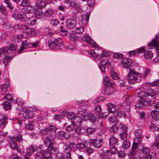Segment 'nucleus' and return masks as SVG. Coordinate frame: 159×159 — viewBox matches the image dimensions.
Returning <instances> with one entry per match:
<instances>
[{
	"instance_id": "f257e3e1",
	"label": "nucleus",
	"mask_w": 159,
	"mask_h": 159,
	"mask_svg": "<svg viewBox=\"0 0 159 159\" xmlns=\"http://www.w3.org/2000/svg\"><path fill=\"white\" fill-rule=\"evenodd\" d=\"M51 140L49 137H47L44 141V145L37 147V151L44 153V151L48 149L51 153H55L57 149L53 147L54 144L53 143L51 142Z\"/></svg>"
},
{
	"instance_id": "f03ea898",
	"label": "nucleus",
	"mask_w": 159,
	"mask_h": 159,
	"mask_svg": "<svg viewBox=\"0 0 159 159\" xmlns=\"http://www.w3.org/2000/svg\"><path fill=\"white\" fill-rule=\"evenodd\" d=\"M129 70L127 79L129 83L132 84L139 82L141 79L140 76L133 70L130 69H129Z\"/></svg>"
},
{
	"instance_id": "7ed1b4c3",
	"label": "nucleus",
	"mask_w": 159,
	"mask_h": 159,
	"mask_svg": "<svg viewBox=\"0 0 159 159\" xmlns=\"http://www.w3.org/2000/svg\"><path fill=\"white\" fill-rule=\"evenodd\" d=\"M36 152L34 155L35 159H52L51 153L49 152L46 151L44 153Z\"/></svg>"
},
{
	"instance_id": "20e7f679",
	"label": "nucleus",
	"mask_w": 159,
	"mask_h": 159,
	"mask_svg": "<svg viewBox=\"0 0 159 159\" xmlns=\"http://www.w3.org/2000/svg\"><path fill=\"white\" fill-rule=\"evenodd\" d=\"M138 53L144 52V56L145 58L147 59H150L152 58L153 54L152 52L149 51H144V48L142 47L138 49Z\"/></svg>"
},
{
	"instance_id": "39448f33",
	"label": "nucleus",
	"mask_w": 159,
	"mask_h": 159,
	"mask_svg": "<svg viewBox=\"0 0 159 159\" xmlns=\"http://www.w3.org/2000/svg\"><path fill=\"white\" fill-rule=\"evenodd\" d=\"M16 28L18 29H20L23 33H26L29 34H31L32 32L34 31V29H31L25 25H22L21 26L17 25Z\"/></svg>"
},
{
	"instance_id": "423d86ee",
	"label": "nucleus",
	"mask_w": 159,
	"mask_h": 159,
	"mask_svg": "<svg viewBox=\"0 0 159 159\" xmlns=\"http://www.w3.org/2000/svg\"><path fill=\"white\" fill-rule=\"evenodd\" d=\"M89 143L96 148H99L102 146L103 144L102 140L101 139L98 140L96 139H90Z\"/></svg>"
},
{
	"instance_id": "0eeeda50",
	"label": "nucleus",
	"mask_w": 159,
	"mask_h": 159,
	"mask_svg": "<svg viewBox=\"0 0 159 159\" xmlns=\"http://www.w3.org/2000/svg\"><path fill=\"white\" fill-rule=\"evenodd\" d=\"M22 117L25 119L29 118H32L34 117V116L33 113L26 109H23L22 112Z\"/></svg>"
},
{
	"instance_id": "6e6552de",
	"label": "nucleus",
	"mask_w": 159,
	"mask_h": 159,
	"mask_svg": "<svg viewBox=\"0 0 159 159\" xmlns=\"http://www.w3.org/2000/svg\"><path fill=\"white\" fill-rule=\"evenodd\" d=\"M158 38H159V35H156L155 36V39H153L150 43L148 44V46L149 48V49H151L154 47H155L156 49H158L159 46V43L157 40Z\"/></svg>"
},
{
	"instance_id": "1a4fd4ad",
	"label": "nucleus",
	"mask_w": 159,
	"mask_h": 159,
	"mask_svg": "<svg viewBox=\"0 0 159 159\" xmlns=\"http://www.w3.org/2000/svg\"><path fill=\"white\" fill-rule=\"evenodd\" d=\"M95 53L96 55V58L97 59L100 58L101 55L107 56L108 55V53L107 52L104 51L101 48H96L95 49Z\"/></svg>"
},
{
	"instance_id": "9d476101",
	"label": "nucleus",
	"mask_w": 159,
	"mask_h": 159,
	"mask_svg": "<svg viewBox=\"0 0 159 159\" xmlns=\"http://www.w3.org/2000/svg\"><path fill=\"white\" fill-rule=\"evenodd\" d=\"M50 3V0L44 1L39 0L37 1L36 4V6L40 8H42L45 7L48 3Z\"/></svg>"
},
{
	"instance_id": "9b49d317",
	"label": "nucleus",
	"mask_w": 159,
	"mask_h": 159,
	"mask_svg": "<svg viewBox=\"0 0 159 159\" xmlns=\"http://www.w3.org/2000/svg\"><path fill=\"white\" fill-rule=\"evenodd\" d=\"M131 64V61L129 59H123L120 65L125 68H129Z\"/></svg>"
},
{
	"instance_id": "f8f14e48",
	"label": "nucleus",
	"mask_w": 159,
	"mask_h": 159,
	"mask_svg": "<svg viewBox=\"0 0 159 159\" xmlns=\"http://www.w3.org/2000/svg\"><path fill=\"white\" fill-rule=\"evenodd\" d=\"M31 43H29L27 41L25 42H22V46L18 51V53H20L23 50L31 48Z\"/></svg>"
},
{
	"instance_id": "ddd939ff",
	"label": "nucleus",
	"mask_w": 159,
	"mask_h": 159,
	"mask_svg": "<svg viewBox=\"0 0 159 159\" xmlns=\"http://www.w3.org/2000/svg\"><path fill=\"white\" fill-rule=\"evenodd\" d=\"M37 151V147L36 146L34 145H31L27 149L26 154L27 155L30 156L32 153Z\"/></svg>"
},
{
	"instance_id": "4468645a",
	"label": "nucleus",
	"mask_w": 159,
	"mask_h": 159,
	"mask_svg": "<svg viewBox=\"0 0 159 159\" xmlns=\"http://www.w3.org/2000/svg\"><path fill=\"white\" fill-rule=\"evenodd\" d=\"M64 156L65 157H66L68 159H71V150L67 146H65L63 149Z\"/></svg>"
},
{
	"instance_id": "2eb2a0df",
	"label": "nucleus",
	"mask_w": 159,
	"mask_h": 159,
	"mask_svg": "<svg viewBox=\"0 0 159 159\" xmlns=\"http://www.w3.org/2000/svg\"><path fill=\"white\" fill-rule=\"evenodd\" d=\"M129 98H125V101L124 102L122 103V106L123 107H125V109L126 111L129 112L130 110V103L129 101Z\"/></svg>"
},
{
	"instance_id": "dca6fc26",
	"label": "nucleus",
	"mask_w": 159,
	"mask_h": 159,
	"mask_svg": "<svg viewBox=\"0 0 159 159\" xmlns=\"http://www.w3.org/2000/svg\"><path fill=\"white\" fill-rule=\"evenodd\" d=\"M70 7L75 8L78 12H80L82 11L80 5L75 2H71L70 3Z\"/></svg>"
},
{
	"instance_id": "f3484780",
	"label": "nucleus",
	"mask_w": 159,
	"mask_h": 159,
	"mask_svg": "<svg viewBox=\"0 0 159 159\" xmlns=\"http://www.w3.org/2000/svg\"><path fill=\"white\" fill-rule=\"evenodd\" d=\"M66 25L68 28L73 29L75 27V20L73 19L68 20L66 22Z\"/></svg>"
},
{
	"instance_id": "a211bd4d",
	"label": "nucleus",
	"mask_w": 159,
	"mask_h": 159,
	"mask_svg": "<svg viewBox=\"0 0 159 159\" xmlns=\"http://www.w3.org/2000/svg\"><path fill=\"white\" fill-rule=\"evenodd\" d=\"M90 14L87 13L85 15L82 16L81 19V22L83 25H86L89 20Z\"/></svg>"
},
{
	"instance_id": "6ab92c4d",
	"label": "nucleus",
	"mask_w": 159,
	"mask_h": 159,
	"mask_svg": "<svg viewBox=\"0 0 159 159\" xmlns=\"http://www.w3.org/2000/svg\"><path fill=\"white\" fill-rule=\"evenodd\" d=\"M135 136L136 137L135 139V142H140L142 140V132L140 130H138L135 132Z\"/></svg>"
},
{
	"instance_id": "aec40b11",
	"label": "nucleus",
	"mask_w": 159,
	"mask_h": 159,
	"mask_svg": "<svg viewBox=\"0 0 159 159\" xmlns=\"http://www.w3.org/2000/svg\"><path fill=\"white\" fill-rule=\"evenodd\" d=\"M33 6L31 5L23 7L22 8L21 11L24 13L29 14L33 11Z\"/></svg>"
},
{
	"instance_id": "412c9836",
	"label": "nucleus",
	"mask_w": 159,
	"mask_h": 159,
	"mask_svg": "<svg viewBox=\"0 0 159 159\" xmlns=\"http://www.w3.org/2000/svg\"><path fill=\"white\" fill-rule=\"evenodd\" d=\"M82 40L87 43H91L92 46L93 47H95L96 45V44L94 42H93L90 37L87 35L84 36L82 38Z\"/></svg>"
},
{
	"instance_id": "4be33fe9",
	"label": "nucleus",
	"mask_w": 159,
	"mask_h": 159,
	"mask_svg": "<svg viewBox=\"0 0 159 159\" xmlns=\"http://www.w3.org/2000/svg\"><path fill=\"white\" fill-rule=\"evenodd\" d=\"M108 107V113H105V114L104 115L106 116H108L111 113L114 111L113 109L115 107L114 105L111 103H108L107 104Z\"/></svg>"
},
{
	"instance_id": "5701e85b",
	"label": "nucleus",
	"mask_w": 159,
	"mask_h": 159,
	"mask_svg": "<svg viewBox=\"0 0 159 159\" xmlns=\"http://www.w3.org/2000/svg\"><path fill=\"white\" fill-rule=\"evenodd\" d=\"M138 96L139 98H141L140 100H144L146 101V99L148 98V94L143 91H141L138 93Z\"/></svg>"
},
{
	"instance_id": "b1692460",
	"label": "nucleus",
	"mask_w": 159,
	"mask_h": 159,
	"mask_svg": "<svg viewBox=\"0 0 159 159\" xmlns=\"http://www.w3.org/2000/svg\"><path fill=\"white\" fill-rule=\"evenodd\" d=\"M74 129L75 130V131L76 133L78 134L76 136L74 135V138L75 139V137H76V139H80V137L78 134L81 133V129L80 127V125H77V126L75 125V128Z\"/></svg>"
},
{
	"instance_id": "393cba45",
	"label": "nucleus",
	"mask_w": 159,
	"mask_h": 159,
	"mask_svg": "<svg viewBox=\"0 0 159 159\" xmlns=\"http://www.w3.org/2000/svg\"><path fill=\"white\" fill-rule=\"evenodd\" d=\"M5 81H6V84H3L0 86L1 90L3 92H5L7 90V89L9 86V82L8 79H6Z\"/></svg>"
},
{
	"instance_id": "a878e982",
	"label": "nucleus",
	"mask_w": 159,
	"mask_h": 159,
	"mask_svg": "<svg viewBox=\"0 0 159 159\" xmlns=\"http://www.w3.org/2000/svg\"><path fill=\"white\" fill-rule=\"evenodd\" d=\"M117 139L114 136H112L109 139V144L111 147L115 146L117 143Z\"/></svg>"
},
{
	"instance_id": "bb28decb",
	"label": "nucleus",
	"mask_w": 159,
	"mask_h": 159,
	"mask_svg": "<svg viewBox=\"0 0 159 159\" xmlns=\"http://www.w3.org/2000/svg\"><path fill=\"white\" fill-rule=\"evenodd\" d=\"M109 151L107 150L106 152H103L101 155L102 159H108L111 158V155L109 153Z\"/></svg>"
},
{
	"instance_id": "cd10ccee",
	"label": "nucleus",
	"mask_w": 159,
	"mask_h": 159,
	"mask_svg": "<svg viewBox=\"0 0 159 159\" xmlns=\"http://www.w3.org/2000/svg\"><path fill=\"white\" fill-rule=\"evenodd\" d=\"M114 85H112V86H107L104 90L105 94L107 95H110L111 94L113 91L112 88L113 87Z\"/></svg>"
},
{
	"instance_id": "c85d7f7f",
	"label": "nucleus",
	"mask_w": 159,
	"mask_h": 159,
	"mask_svg": "<svg viewBox=\"0 0 159 159\" xmlns=\"http://www.w3.org/2000/svg\"><path fill=\"white\" fill-rule=\"evenodd\" d=\"M103 83L107 86H112V85H114V83L111 82L109 78L107 76H105L104 78Z\"/></svg>"
},
{
	"instance_id": "c756f323",
	"label": "nucleus",
	"mask_w": 159,
	"mask_h": 159,
	"mask_svg": "<svg viewBox=\"0 0 159 159\" xmlns=\"http://www.w3.org/2000/svg\"><path fill=\"white\" fill-rule=\"evenodd\" d=\"M151 115L153 119H158L159 118V111L156 110L152 111L151 113Z\"/></svg>"
},
{
	"instance_id": "7c9ffc66",
	"label": "nucleus",
	"mask_w": 159,
	"mask_h": 159,
	"mask_svg": "<svg viewBox=\"0 0 159 159\" xmlns=\"http://www.w3.org/2000/svg\"><path fill=\"white\" fill-rule=\"evenodd\" d=\"M81 118L78 116H75L73 120H72V123L74 125L75 124L77 125H80L82 123Z\"/></svg>"
},
{
	"instance_id": "2f4dec72",
	"label": "nucleus",
	"mask_w": 159,
	"mask_h": 159,
	"mask_svg": "<svg viewBox=\"0 0 159 159\" xmlns=\"http://www.w3.org/2000/svg\"><path fill=\"white\" fill-rule=\"evenodd\" d=\"M63 41L60 38H57L54 40V44L56 46L61 47L63 46Z\"/></svg>"
},
{
	"instance_id": "473e14b6",
	"label": "nucleus",
	"mask_w": 159,
	"mask_h": 159,
	"mask_svg": "<svg viewBox=\"0 0 159 159\" xmlns=\"http://www.w3.org/2000/svg\"><path fill=\"white\" fill-rule=\"evenodd\" d=\"M10 147L12 149H15L17 146L16 141V139H13L12 138L11 139V141L10 143Z\"/></svg>"
},
{
	"instance_id": "72a5a7b5",
	"label": "nucleus",
	"mask_w": 159,
	"mask_h": 159,
	"mask_svg": "<svg viewBox=\"0 0 159 159\" xmlns=\"http://www.w3.org/2000/svg\"><path fill=\"white\" fill-rule=\"evenodd\" d=\"M12 59L11 56L8 55H6L3 57V62L4 65L5 66L7 65L8 62H10Z\"/></svg>"
},
{
	"instance_id": "f704fd0d",
	"label": "nucleus",
	"mask_w": 159,
	"mask_h": 159,
	"mask_svg": "<svg viewBox=\"0 0 159 159\" xmlns=\"http://www.w3.org/2000/svg\"><path fill=\"white\" fill-rule=\"evenodd\" d=\"M36 20L34 17H31L28 18L27 20V23L30 25H34L36 23Z\"/></svg>"
},
{
	"instance_id": "c9c22d12",
	"label": "nucleus",
	"mask_w": 159,
	"mask_h": 159,
	"mask_svg": "<svg viewBox=\"0 0 159 159\" xmlns=\"http://www.w3.org/2000/svg\"><path fill=\"white\" fill-rule=\"evenodd\" d=\"M64 115L66 116L67 119L71 120L72 122L75 116V115L73 113L71 114L67 112H66Z\"/></svg>"
},
{
	"instance_id": "e433bc0d",
	"label": "nucleus",
	"mask_w": 159,
	"mask_h": 159,
	"mask_svg": "<svg viewBox=\"0 0 159 159\" xmlns=\"http://www.w3.org/2000/svg\"><path fill=\"white\" fill-rule=\"evenodd\" d=\"M47 129L51 133H54L57 129V128L54 125H51Z\"/></svg>"
},
{
	"instance_id": "4c0bfd02",
	"label": "nucleus",
	"mask_w": 159,
	"mask_h": 159,
	"mask_svg": "<svg viewBox=\"0 0 159 159\" xmlns=\"http://www.w3.org/2000/svg\"><path fill=\"white\" fill-rule=\"evenodd\" d=\"M54 11L52 9H48L44 12V15L50 17L54 13Z\"/></svg>"
},
{
	"instance_id": "58836bf2",
	"label": "nucleus",
	"mask_w": 159,
	"mask_h": 159,
	"mask_svg": "<svg viewBox=\"0 0 159 159\" xmlns=\"http://www.w3.org/2000/svg\"><path fill=\"white\" fill-rule=\"evenodd\" d=\"M116 114L117 116L119 118H124L126 117V115L124 111H118L116 112Z\"/></svg>"
},
{
	"instance_id": "ea45409f",
	"label": "nucleus",
	"mask_w": 159,
	"mask_h": 159,
	"mask_svg": "<svg viewBox=\"0 0 159 159\" xmlns=\"http://www.w3.org/2000/svg\"><path fill=\"white\" fill-rule=\"evenodd\" d=\"M85 147L84 144L82 143H77L75 146L76 149L79 151H81Z\"/></svg>"
},
{
	"instance_id": "a19ab883",
	"label": "nucleus",
	"mask_w": 159,
	"mask_h": 159,
	"mask_svg": "<svg viewBox=\"0 0 159 159\" xmlns=\"http://www.w3.org/2000/svg\"><path fill=\"white\" fill-rule=\"evenodd\" d=\"M130 146L129 142L126 140H123L122 147L124 149H127L129 148Z\"/></svg>"
},
{
	"instance_id": "79ce46f5",
	"label": "nucleus",
	"mask_w": 159,
	"mask_h": 159,
	"mask_svg": "<svg viewBox=\"0 0 159 159\" xmlns=\"http://www.w3.org/2000/svg\"><path fill=\"white\" fill-rule=\"evenodd\" d=\"M89 115H91V113H83L81 114L82 118H83L84 120H89Z\"/></svg>"
},
{
	"instance_id": "37998d69",
	"label": "nucleus",
	"mask_w": 159,
	"mask_h": 159,
	"mask_svg": "<svg viewBox=\"0 0 159 159\" xmlns=\"http://www.w3.org/2000/svg\"><path fill=\"white\" fill-rule=\"evenodd\" d=\"M118 127L116 125H113L109 128V130L111 133H116L118 131Z\"/></svg>"
},
{
	"instance_id": "c03bdc74",
	"label": "nucleus",
	"mask_w": 159,
	"mask_h": 159,
	"mask_svg": "<svg viewBox=\"0 0 159 159\" xmlns=\"http://www.w3.org/2000/svg\"><path fill=\"white\" fill-rule=\"evenodd\" d=\"M102 108L100 105L97 106L95 108V112L96 113L97 115H98L99 117H100L99 116V115L100 114L102 111Z\"/></svg>"
},
{
	"instance_id": "a18cd8bd",
	"label": "nucleus",
	"mask_w": 159,
	"mask_h": 159,
	"mask_svg": "<svg viewBox=\"0 0 159 159\" xmlns=\"http://www.w3.org/2000/svg\"><path fill=\"white\" fill-rule=\"evenodd\" d=\"M146 102V101L144 100H140L139 101V103H137L135 105V107L140 108L143 107L145 103Z\"/></svg>"
},
{
	"instance_id": "49530a36",
	"label": "nucleus",
	"mask_w": 159,
	"mask_h": 159,
	"mask_svg": "<svg viewBox=\"0 0 159 159\" xmlns=\"http://www.w3.org/2000/svg\"><path fill=\"white\" fill-rule=\"evenodd\" d=\"M10 102H5L3 104V107L4 109L6 110H7L11 107V105Z\"/></svg>"
},
{
	"instance_id": "de8ad7c7",
	"label": "nucleus",
	"mask_w": 159,
	"mask_h": 159,
	"mask_svg": "<svg viewBox=\"0 0 159 159\" xmlns=\"http://www.w3.org/2000/svg\"><path fill=\"white\" fill-rule=\"evenodd\" d=\"M116 124L118 125L119 126H121L120 128L122 130L123 132H125V131L127 132L128 128L125 126L122 125V124L121 123H120L118 121H117Z\"/></svg>"
},
{
	"instance_id": "09e8293b",
	"label": "nucleus",
	"mask_w": 159,
	"mask_h": 159,
	"mask_svg": "<svg viewBox=\"0 0 159 159\" xmlns=\"http://www.w3.org/2000/svg\"><path fill=\"white\" fill-rule=\"evenodd\" d=\"M31 5L30 2L29 0H23L21 4L23 7H27Z\"/></svg>"
},
{
	"instance_id": "8fccbe9b",
	"label": "nucleus",
	"mask_w": 159,
	"mask_h": 159,
	"mask_svg": "<svg viewBox=\"0 0 159 159\" xmlns=\"http://www.w3.org/2000/svg\"><path fill=\"white\" fill-rule=\"evenodd\" d=\"M78 38V36L75 34H71L69 36V39L71 41L76 40Z\"/></svg>"
},
{
	"instance_id": "3c124183",
	"label": "nucleus",
	"mask_w": 159,
	"mask_h": 159,
	"mask_svg": "<svg viewBox=\"0 0 159 159\" xmlns=\"http://www.w3.org/2000/svg\"><path fill=\"white\" fill-rule=\"evenodd\" d=\"M7 118L6 117H3L1 120V122L0 123L1 127H4L7 122L6 121Z\"/></svg>"
},
{
	"instance_id": "603ef678",
	"label": "nucleus",
	"mask_w": 159,
	"mask_h": 159,
	"mask_svg": "<svg viewBox=\"0 0 159 159\" xmlns=\"http://www.w3.org/2000/svg\"><path fill=\"white\" fill-rule=\"evenodd\" d=\"M119 135L120 138L121 139L123 140H126L127 136V132L125 131V132L122 133Z\"/></svg>"
},
{
	"instance_id": "864d4df0",
	"label": "nucleus",
	"mask_w": 159,
	"mask_h": 159,
	"mask_svg": "<svg viewBox=\"0 0 159 159\" xmlns=\"http://www.w3.org/2000/svg\"><path fill=\"white\" fill-rule=\"evenodd\" d=\"M157 94V92H155L154 90H150L147 94H148V98L149 97H154Z\"/></svg>"
},
{
	"instance_id": "5fc2aeb1",
	"label": "nucleus",
	"mask_w": 159,
	"mask_h": 159,
	"mask_svg": "<svg viewBox=\"0 0 159 159\" xmlns=\"http://www.w3.org/2000/svg\"><path fill=\"white\" fill-rule=\"evenodd\" d=\"M109 151V153L111 154V155L112 154H116L117 152V150L116 148L115 147H111V148H110V150Z\"/></svg>"
},
{
	"instance_id": "6e6d98bb",
	"label": "nucleus",
	"mask_w": 159,
	"mask_h": 159,
	"mask_svg": "<svg viewBox=\"0 0 159 159\" xmlns=\"http://www.w3.org/2000/svg\"><path fill=\"white\" fill-rule=\"evenodd\" d=\"M148 87H151L153 86H159V82L155 81L152 82H149L147 84Z\"/></svg>"
},
{
	"instance_id": "4d7b16f0",
	"label": "nucleus",
	"mask_w": 159,
	"mask_h": 159,
	"mask_svg": "<svg viewBox=\"0 0 159 159\" xmlns=\"http://www.w3.org/2000/svg\"><path fill=\"white\" fill-rule=\"evenodd\" d=\"M8 50L7 48H2L0 49V53L1 55L3 54V55L6 56L8 53Z\"/></svg>"
},
{
	"instance_id": "13d9d810",
	"label": "nucleus",
	"mask_w": 159,
	"mask_h": 159,
	"mask_svg": "<svg viewBox=\"0 0 159 159\" xmlns=\"http://www.w3.org/2000/svg\"><path fill=\"white\" fill-rule=\"evenodd\" d=\"M17 48V46L16 44L11 43L9 46L8 49L9 50L13 51L16 50Z\"/></svg>"
},
{
	"instance_id": "bf43d9fd",
	"label": "nucleus",
	"mask_w": 159,
	"mask_h": 159,
	"mask_svg": "<svg viewBox=\"0 0 159 159\" xmlns=\"http://www.w3.org/2000/svg\"><path fill=\"white\" fill-rule=\"evenodd\" d=\"M75 125L73 123L72 125H68L66 128V129L68 131H71L73 130L75 128Z\"/></svg>"
},
{
	"instance_id": "052dcab7",
	"label": "nucleus",
	"mask_w": 159,
	"mask_h": 159,
	"mask_svg": "<svg viewBox=\"0 0 159 159\" xmlns=\"http://www.w3.org/2000/svg\"><path fill=\"white\" fill-rule=\"evenodd\" d=\"M150 130L152 131H156L158 130V128L155 126L153 124L151 123L149 125Z\"/></svg>"
},
{
	"instance_id": "680f3d73",
	"label": "nucleus",
	"mask_w": 159,
	"mask_h": 159,
	"mask_svg": "<svg viewBox=\"0 0 159 159\" xmlns=\"http://www.w3.org/2000/svg\"><path fill=\"white\" fill-rule=\"evenodd\" d=\"M84 30V27L81 26L79 28H76L75 30V32L78 34H81L83 33Z\"/></svg>"
},
{
	"instance_id": "e2e57ef3",
	"label": "nucleus",
	"mask_w": 159,
	"mask_h": 159,
	"mask_svg": "<svg viewBox=\"0 0 159 159\" xmlns=\"http://www.w3.org/2000/svg\"><path fill=\"white\" fill-rule=\"evenodd\" d=\"M86 132L89 134H92L95 131L94 129L92 128H88L85 129Z\"/></svg>"
},
{
	"instance_id": "0e129e2a",
	"label": "nucleus",
	"mask_w": 159,
	"mask_h": 159,
	"mask_svg": "<svg viewBox=\"0 0 159 159\" xmlns=\"http://www.w3.org/2000/svg\"><path fill=\"white\" fill-rule=\"evenodd\" d=\"M25 129L28 130H31L33 128V125L32 124H25Z\"/></svg>"
},
{
	"instance_id": "69168bd1",
	"label": "nucleus",
	"mask_w": 159,
	"mask_h": 159,
	"mask_svg": "<svg viewBox=\"0 0 159 159\" xmlns=\"http://www.w3.org/2000/svg\"><path fill=\"white\" fill-rule=\"evenodd\" d=\"M27 18V16L25 14H19L18 16V18L22 21L26 20Z\"/></svg>"
},
{
	"instance_id": "338daca9",
	"label": "nucleus",
	"mask_w": 159,
	"mask_h": 159,
	"mask_svg": "<svg viewBox=\"0 0 159 159\" xmlns=\"http://www.w3.org/2000/svg\"><path fill=\"white\" fill-rule=\"evenodd\" d=\"M57 135L58 137L60 138L62 137H66V133L64 131H61L58 132L57 133Z\"/></svg>"
},
{
	"instance_id": "774afa93",
	"label": "nucleus",
	"mask_w": 159,
	"mask_h": 159,
	"mask_svg": "<svg viewBox=\"0 0 159 159\" xmlns=\"http://www.w3.org/2000/svg\"><path fill=\"white\" fill-rule=\"evenodd\" d=\"M102 65H104L105 66L107 67L110 66L111 65V62L108 60V59L107 58L105 61H104V63H103Z\"/></svg>"
}]
</instances>
